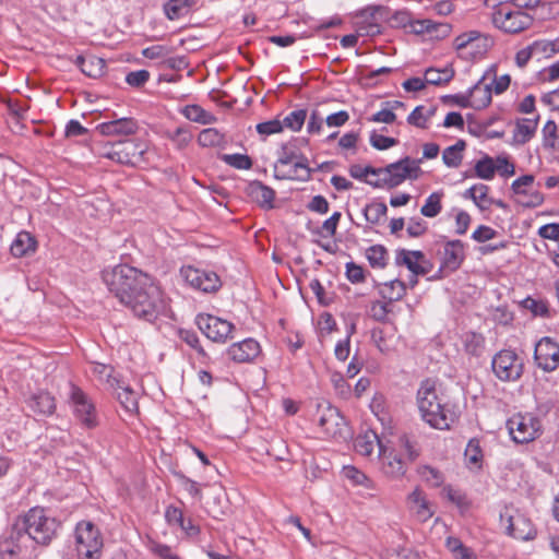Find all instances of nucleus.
Here are the masks:
<instances>
[{
  "label": "nucleus",
  "instance_id": "4d7b16f0",
  "mask_svg": "<svg viewBox=\"0 0 559 559\" xmlns=\"http://www.w3.org/2000/svg\"><path fill=\"white\" fill-rule=\"evenodd\" d=\"M349 175L357 179V180H361V181H365L367 183V180H368V176L369 175H372V176H381V170H379V168H376V167H372V166H366V167H362L358 164H355V165H352L349 167Z\"/></svg>",
  "mask_w": 559,
  "mask_h": 559
},
{
  "label": "nucleus",
  "instance_id": "9b49d317",
  "mask_svg": "<svg viewBox=\"0 0 559 559\" xmlns=\"http://www.w3.org/2000/svg\"><path fill=\"white\" fill-rule=\"evenodd\" d=\"M491 44V39L478 31L463 33L453 43L459 56L464 59H475L484 56Z\"/></svg>",
  "mask_w": 559,
  "mask_h": 559
},
{
  "label": "nucleus",
  "instance_id": "a878e982",
  "mask_svg": "<svg viewBox=\"0 0 559 559\" xmlns=\"http://www.w3.org/2000/svg\"><path fill=\"white\" fill-rule=\"evenodd\" d=\"M411 31L417 35L429 34L436 37H443L450 33V25L447 23H437L430 19H424L411 21Z\"/></svg>",
  "mask_w": 559,
  "mask_h": 559
},
{
  "label": "nucleus",
  "instance_id": "09e8293b",
  "mask_svg": "<svg viewBox=\"0 0 559 559\" xmlns=\"http://www.w3.org/2000/svg\"><path fill=\"white\" fill-rule=\"evenodd\" d=\"M400 448L403 450L409 462L416 461L420 455L418 442L407 435H403L399 439Z\"/></svg>",
  "mask_w": 559,
  "mask_h": 559
},
{
  "label": "nucleus",
  "instance_id": "0eeeda50",
  "mask_svg": "<svg viewBox=\"0 0 559 559\" xmlns=\"http://www.w3.org/2000/svg\"><path fill=\"white\" fill-rule=\"evenodd\" d=\"M492 22L504 33L518 34L533 24V17L525 11H518L503 4L493 8Z\"/></svg>",
  "mask_w": 559,
  "mask_h": 559
},
{
  "label": "nucleus",
  "instance_id": "72a5a7b5",
  "mask_svg": "<svg viewBox=\"0 0 559 559\" xmlns=\"http://www.w3.org/2000/svg\"><path fill=\"white\" fill-rule=\"evenodd\" d=\"M194 0H168L164 4L167 19L175 21L186 16L194 5Z\"/></svg>",
  "mask_w": 559,
  "mask_h": 559
},
{
  "label": "nucleus",
  "instance_id": "2eb2a0df",
  "mask_svg": "<svg viewBox=\"0 0 559 559\" xmlns=\"http://www.w3.org/2000/svg\"><path fill=\"white\" fill-rule=\"evenodd\" d=\"M534 359L544 371L556 370L559 366V344L548 336L540 338L535 345Z\"/></svg>",
  "mask_w": 559,
  "mask_h": 559
},
{
  "label": "nucleus",
  "instance_id": "b1692460",
  "mask_svg": "<svg viewBox=\"0 0 559 559\" xmlns=\"http://www.w3.org/2000/svg\"><path fill=\"white\" fill-rule=\"evenodd\" d=\"M484 81L485 76L468 90L471 107L477 110L489 106L492 99L491 84H484Z\"/></svg>",
  "mask_w": 559,
  "mask_h": 559
},
{
  "label": "nucleus",
  "instance_id": "680f3d73",
  "mask_svg": "<svg viewBox=\"0 0 559 559\" xmlns=\"http://www.w3.org/2000/svg\"><path fill=\"white\" fill-rule=\"evenodd\" d=\"M484 347V337L480 334L471 333L465 341V350L473 355L479 356Z\"/></svg>",
  "mask_w": 559,
  "mask_h": 559
},
{
  "label": "nucleus",
  "instance_id": "5701e85b",
  "mask_svg": "<svg viewBox=\"0 0 559 559\" xmlns=\"http://www.w3.org/2000/svg\"><path fill=\"white\" fill-rule=\"evenodd\" d=\"M507 533L508 535L521 540H531L536 536V531L531 521L522 515L509 518Z\"/></svg>",
  "mask_w": 559,
  "mask_h": 559
},
{
  "label": "nucleus",
  "instance_id": "c756f323",
  "mask_svg": "<svg viewBox=\"0 0 559 559\" xmlns=\"http://www.w3.org/2000/svg\"><path fill=\"white\" fill-rule=\"evenodd\" d=\"M28 552L15 538L7 532L0 537V559H19Z\"/></svg>",
  "mask_w": 559,
  "mask_h": 559
},
{
  "label": "nucleus",
  "instance_id": "37998d69",
  "mask_svg": "<svg viewBox=\"0 0 559 559\" xmlns=\"http://www.w3.org/2000/svg\"><path fill=\"white\" fill-rule=\"evenodd\" d=\"M366 221L372 225H378L381 218L385 217L388 206L383 202H373L367 204L362 210Z\"/></svg>",
  "mask_w": 559,
  "mask_h": 559
},
{
  "label": "nucleus",
  "instance_id": "bf43d9fd",
  "mask_svg": "<svg viewBox=\"0 0 559 559\" xmlns=\"http://www.w3.org/2000/svg\"><path fill=\"white\" fill-rule=\"evenodd\" d=\"M535 180V177L531 174L523 175L515 179L512 185L511 189L516 195H526L527 190H531V187L533 186Z\"/></svg>",
  "mask_w": 559,
  "mask_h": 559
},
{
  "label": "nucleus",
  "instance_id": "c85d7f7f",
  "mask_svg": "<svg viewBox=\"0 0 559 559\" xmlns=\"http://www.w3.org/2000/svg\"><path fill=\"white\" fill-rule=\"evenodd\" d=\"M424 258V252L420 250H407V249H397L395 251V264L397 266H405L407 270L415 274L419 275L423 273V270L419 269V259Z\"/></svg>",
  "mask_w": 559,
  "mask_h": 559
},
{
  "label": "nucleus",
  "instance_id": "1a4fd4ad",
  "mask_svg": "<svg viewBox=\"0 0 559 559\" xmlns=\"http://www.w3.org/2000/svg\"><path fill=\"white\" fill-rule=\"evenodd\" d=\"M70 401L73 413L80 425L86 429H94L98 426V414L96 407L87 394L78 385L71 384Z\"/></svg>",
  "mask_w": 559,
  "mask_h": 559
},
{
  "label": "nucleus",
  "instance_id": "9d476101",
  "mask_svg": "<svg viewBox=\"0 0 559 559\" xmlns=\"http://www.w3.org/2000/svg\"><path fill=\"white\" fill-rule=\"evenodd\" d=\"M491 369L501 381H516L523 373V362L515 352L502 349L492 357Z\"/></svg>",
  "mask_w": 559,
  "mask_h": 559
},
{
  "label": "nucleus",
  "instance_id": "ddd939ff",
  "mask_svg": "<svg viewBox=\"0 0 559 559\" xmlns=\"http://www.w3.org/2000/svg\"><path fill=\"white\" fill-rule=\"evenodd\" d=\"M199 330L211 341L216 343H226L231 338V332L235 325L224 319L209 313H200L195 318Z\"/></svg>",
  "mask_w": 559,
  "mask_h": 559
},
{
  "label": "nucleus",
  "instance_id": "a19ab883",
  "mask_svg": "<svg viewBox=\"0 0 559 559\" xmlns=\"http://www.w3.org/2000/svg\"><path fill=\"white\" fill-rule=\"evenodd\" d=\"M454 76V70L444 68L442 70L429 68L425 72V83L431 85H442L449 83Z\"/></svg>",
  "mask_w": 559,
  "mask_h": 559
},
{
  "label": "nucleus",
  "instance_id": "c9c22d12",
  "mask_svg": "<svg viewBox=\"0 0 559 559\" xmlns=\"http://www.w3.org/2000/svg\"><path fill=\"white\" fill-rule=\"evenodd\" d=\"M112 381L119 384V381L116 380L115 378L112 379ZM117 399L127 413L134 414L138 412V396L136 393L129 385H118Z\"/></svg>",
  "mask_w": 559,
  "mask_h": 559
},
{
  "label": "nucleus",
  "instance_id": "052dcab7",
  "mask_svg": "<svg viewBox=\"0 0 559 559\" xmlns=\"http://www.w3.org/2000/svg\"><path fill=\"white\" fill-rule=\"evenodd\" d=\"M150 78V72L147 70L142 69L129 72L126 75V82L132 87L140 88L145 85Z\"/></svg>",
  "mask_w": 559,
  "mask_h": 559
},
{
  "label": "nucleus",
  "instance_id": "f8f14e48",
  "mask_svg": "<svg viewBox=\"0 0 559 559\" xmlns=\"http://www.w3.org/2000/svg\"><path fill=\"white\" fill-rule=\"evenodd\" d=\"M318 425L329 438H345L347 425L340 411L329 402L318 404Z\"/></svg>",
  "mask_w": 559,
  "mask_h": 559
},
{
  "label": "nucleus",
  "instance_id": "3c124183",
  "mask_svg": "<svg viewBox=\"0 0 559 559\" xmlns=\"http://www.w3.org/2000/svg\"><path fill=\"white\" fill-rule=\"evenodd\" d=\"M464 455L469 466L473 465L479 467L483 460V451L480 449L479 441L476 439L469 440L466 445Z\"/></svg>",
  "mask_w": 559,
  "mask_h": 559
},
{
  "label": "nucleus",
  "instance_id": "6e6552de",
  "mask_svg": "<svg viewBox=\"0 0 559 559\" xmlns=\"http://www.w3.org/2000/svg\"><path fill=\"white\" fill-rule=\"evenodd\" d=\"M511 439L516 443H527L542 433L540 420L532 414H516L507 421Z\"/></svg>",
  "mask_w": 559,
  "mask_h": 559
},
{
  "label": "nucleus",
  "instance_id": "4468645a",
  "mask_svg": "<svg viewBox=\"0 0 559 559\" xmlns=\"http://www.w3.org/2000/svg\"><path fill=\"white\" fill-rule=\"evenodd\" d=\"M180 275L192 288L203 293H215L222 286L218 275L212 271L187 265L180 269Z\"/></svg>",
  "mask_w": 559,
  "mask_h": 559
},
{
  "label": "nucleus",
  "instance_id": "864d4df0",
  "mask_svg": "<svg viewBox=\"0 0 559 559\" xmlns=\"http://www.w3.org/2000/svg\"><path fill=\"white\" fill-rule=\"evenodd\" d=\"M390 305L391 304L385 300L372 301L369 310L370 317L378 322H386L388 316L391 312Z\"/></svg>",
  "mask_w": 559,
  "mask_h": 559
},
{
  "label": "nucleus",
  "instance_id": "79ce46f5",
  "mask_svg": "<svg viewBox=\"0 0 559 559\" xmlns=\"http://www.w3.org/2000/svg\"><path fill=\"white\" fill-rule=\"evenodd\" d=\"M369 264L374 269H383L388 261V250L382 245H373L366 251Z\"/></svg>",
  "mask_w": 559,
  "mask_h": 559
},
{
  "label": "nucleus",
  "instance_id": "69168bd1",
  "mask_svg": "<svg viewBox=\"0 0 559 559\" xmlns=\"http://www.w3.org/2000/svg\"><path fill=\"white\" fill-rule=\"evenodd\" d=\"M346 277L353 284L362 283L365 281V270L353 261L347 262Z\"/></svg>",
  "mask_w": 559,
  "mask_h": 559
},
{
  "label": "nucleus",
  "instance_id": "423d86ee",
  "mask_svg": "<svg viewBox=\"0 0 559 559\" xmlns=\"http://www.w3.org/2000/svg\"><path fill=\"white\" fill-rule=\"evenodd\" d=\"M147 151L145 142L140 140H120L105 146L104 157L123 165L135 166L144 160Z\"/></svg>",
  "mask_w": 559,
  "mask_h": 559
},
{
  "label": "nucleus",
  "instance_id": "473e14b6",
  "mask_svg": "<svg viewBox=\"0 0 559 559\" xmlns=\"http://www.w3.org/2000/svg\"><path fill=\"white\" fill-rule=\"evenodd\" d=\"M36 247V239L28 231H21L13 240L10 250L14 257L21 258L35 252Z\"/></svg>",
  "mask_w": 559,
  "mask_h": 559
},
{
  "label": "nucleus",
  "instance_id": "4c0bfd02",
  "mask_svg": "<svg viewBox=\"0 0 559 559\" xmlns=\"http://www.w3.org/2000/svg\"><path fill=\"white\" fill-rule=\"evenodd\" d=\"M466 147L464 140H459L455 144L447 147L442 153V160L450 168H457L463 160V151Z\"/></svg>",
  "mask_w": 559,
  "mask_h": 559
},
{
  "label": "nucleus",
  "instance_id": "a211bd4d",
  "mask_svg": "<svg viewBox=\"0 0 559 559\" xmlns=\"http://www.w3.org/2000/svg\"><path fill=\"white\" fill-rule=\"evenodd\" d=\"M261 353L260 344L253 338H246L227 348L228 357L237 364L253 361Z\"/></svg>",
  "mask_w": 559,
  "mask_h": 559
},
{
  "label": "nucleus",
  "instance_id": "774afa93",
  "mask_svg": "<svg viewBox=\"0 0 559 559\" xmlns=\"http://www.w3.org/2000/svg\"><path fill=\"white\" fill-rule=\"evenodd\" d=\"M537 234L543 239L559 242V223L545 224L538 228Z\"/></svg>",
  "mask_w": 559,
  "mask_h": 559
},
{
  "label": "nucleus",
  "instance_id": "412c9836",
  "mask_svg": "<svg viewBox=\"0 0 559 559\" xmlns=\"http://www.w3.org/2000/svg\"><path fill=\"white\" fill-rule=\"evenodd\" d=\"M247 194L260 207L271 210L274 207L275 191L259 180L251 181L247 187Z\"/></svg>",
  "mask_w": 559,
  "mask_h": 559
},
{
  "label": "nucleus",
  "instance_id": "7c9ffc66",
  "mask_svg": "<svg viewBox=\"0 0 559 559\" xmlns=\"http://www.w3.org/2000/svg\"><path fill=\"white\" fill-rule=\"evenodd\" d=\"M538 126V117L535 119H522L516 122L513 131L512 143L515 145H524L536 132Z\"/></svg>",
  "mask_w": 559,
  "mask_h": 559
},
{
  "label": "nucleus",
  "instance_id": "cd10ccee",
  "mask_svg": "<svg viewBox=\"0 0 559 559\" xmlns=\"http://www.w3.org/2000/svg\"><path fill=\"white\" fill-rule=\"evenodd\" d=\"M407 292L405 282L394 278L378 285V293L383 300L392 304L401 300Z\"/></svg>",
  "mask_w": 559,
  "mask_h": 559
},
{
  "label": "nucleus",
  "instance_id": "f257e3e1",
  "mask_svg": "<svg viewBox=\"0 0 559 559\" xmlns=\"http://www.w3.org/2000/svg\"><path fill=\"white\" fill-rule=\"evenodd\" d=\"M102 278L109 293L135 317L153 322L163 311L162 289L147 273L129 264H118L104 270Z\"/></svg>",
  "mask_w": 559,
  "mask_h": 559
},
{
  "label": "nucleus",
  "instance_id": "58836bf2",
  "mask_svg": "<svg viewBox=\"0 0 559 559\" xmlns=\"http://www.w3.org/2000/svg\"><path fill=\"white\" fill-rule=\"evenodd\" d=\"M181 114L190 121L201 124L213 123L216 118L199 105H187L182 108Z\"/></svg>",
  "mask_w": 559,
  "mask_h": 559
},
{
  "label": "nucleus",
  "instance_id": "bb28decb",
  "mask_svg": "<svg viewBox=\"0 0 559 559\" xmlns=\"http://www.w3.org/2000/svg\"><path fill=\"white\" fill-rule=\"evenodd\" d=\"M407 501L412 511H414L417 518L421 522L429 520L433 512L431 511L430 504L426 499L424 491L416 487L407 497Z\"/></svg>",
  "mask_w": 559,
  "mask_h": 559
},
{
  "label": "nucleus",
  "instance_id": "8fccbe9b",
  "mask_svg": "<svg viewBox=\"0 0 559 559\" xmlns=\"http://www.w3.org/2000/svg\"><path fill=\"white\" fill-rule=\"evenodd\" d=\"M179 338L189 345L191 348L195 349L197 353L202 357L206 358L207 354L204 348L200 344V340L198 334L193 330L180 329L178 332Z\"/></svg>",
  "mask_w": 559,
  "mask_h": 559
},
{
  "label": "nucleus",
  "instance_id": "c03bdc74",
  "mask_svg": "<svg viewBox=\"0 0 559 559\" xmlns=\"http://www.w3.org/2000/svg\"><path fill=\"white\" fill-rule=\"evenodd\" d=\"M475 176L484 179L491 180L496 173V162L492 157L485 155L475 164Z\"/></svg>",
  "mask_w": 559,
  "mask_h": 559
},
{
  "label": "nucleus",
  "instance_id": "f03ea898",
  "mask_svg": "<svg viewBox=\"0 0 559 559\" xmlns=\"http://www.w3.org/2000/svg\"><path fill=\"white\" fill-rule=\"evenodd\" d=\"M60 523L43 508L29 509L17 516L8 531L24 548L29 550L33 544L47 546L56 537Z\"/></svg>",
  "mask_w": 559,
  "mask_h": 559
},
{
  "label": "nucleus",
  "instance_id": "39448f33",
  "mask_svg": "<svg viewBox=\"0 0 559 559\" xmlns=\"http://www.w3.org/2000/svg\"><path fill=\"white\" fill-rule=\"evenodd\" d=\"M103 537L92 522H80L75 528V551L79 559H99Z\"/></svg>",
  "mask_w": 559,
  "mask_h": 559
},
{
  "label": "nucleus",
  "instance_id": "aec40b11",
  "mask_svg": "<svg viewBox=\"0 0 559 559\" xmlns=\"http://www.w3.org/2000/svg\"><path fill=\"white\" fill-rule=\"evenodd\" d=\"M464 243L459 239L448 240L444 243L442 265L439 270V273L442 272L443 267L452 272L456 271L464 261Z\"/></svg>",
  "mask_w": 559,
  "mask_h": 559
},
{
  "label": "nucleus",
  "instance_id": "6e6d98bb",
  "mask_svg": "<svg viewBox=\"0 0 559 559\" xmlns=\"http://www.w3.org/2000/svg\"><path fill=\"white\" fill-rule=\"evenodd\" d=\"M523 307L530 310L535 317H549V309L545 301L527 297L522 302Z\"/></svg>",
  "mask_w": 559,
  "mask_h": 559
},
{
  "label": "nucleus",
  "instance_id": "603ef678",
  "mask_svg": "<svg viewBox=\"0 0 559 559\" xmlns=\"http://www.w3.org/2000/svg\"><path fill=\"white\" fill-rule=\"evenodd\" d=\"M222 160L236 169L248 170L252 167L251 158L245 154H225L222 156Z\"/></svg>",
  "mask_w": 559,
  "mask_h": 559
},
{
  "label": "nucleus",
  "instance_id": "20e7f679",
  "mask_svg": "<svg viewBox=\"0 0 559 559\" xmlns=\"http://www.w3.org/2000/svg\"><path fill=\"white\" fill-rule=\"evenodd\" d=\"M419 163L420 160L405 156L385 167H379L381 176L376 181L367 180V183L377 189H393L406 179H417L421 173Z\"/></svg>",
  "mask_w": 559,
  "mask_h": 559
},
{
  "label": "nucleus",
  "instance_id": "f3484780",
  "mask_svg": "<svg viewBox=\"0 0 559 559\" xmlns=\"http://www.w3.org/2000/svg\"><path fill=\"white\" fill-rule=\"evenodd\" d=\"M96 130L104 136H129L138 132L139 123L133 118L124 117L99 123Z\"/></svg>",
  "mask_w": 559,
  "mask_h": 559
},
{
  "label": "nucleus",
  "instance_id": "e2e57ef3",
  "mask_svg": "<svg viewBox=\"0 0 559 559\" xmlns=\"http://www.w3.org/2000/svg\"><path fill=\"white\" fill-rule=\"evenodd\" d=\"M255 130L261 135H271L283 131V123L280 119H272L260 122L255 126Z\"/></svg>",
  "mask_w": 559,
  "mask_h": 559
},
{
  "label": "nucleus",
  "instance_id": "338daca9",
  "mask_svg": "<svg viewBox=\"0 0 559 559\" xmlns=\"http://www.w3.org/2000/svg\"><path fill=\"white\" fill-rule=\"evenodd\" d=\"M406 231L412 238L420 237L427 231V223L419 217H412Z\"/></svg>",
  "mask_w": 559,
  "mask_h": 559
},
{
  "label": "nucleus",
  "instance_id": "13d9d810",
  "mask_svg": "<svg viewBox=\"0 0 559 559\" xmlns=\"http://www.w3.org/2000/svg\"><path fill=\"white\" fill-rule=\"evenodd\" d=\"M369 141L371 146L379 151L388 150L399 143L396 139L379 134L374 130L370 133Z\"/></svg>",
  "mask_w": 559,
  "mask_h": 559
},
{
  "label": "nucleus",
  "instance_id": "de8ad7c7",
  "mask_svg": "<svg viewBox=\"0 0 559 559\" xmlns=\"http://www.w3.org/2000/svg\"><path fill=\"white\" fill-rule=\"evenodd\" d=\"M306 118V109L294 110L289 112L283 120H281L283 123V129L287 128L290 129L292 131H299L305 124Z\"/></svg>",
  "mask_w": 559,
  "mask_h": 559
},
{
  "label": "nucleus",
  "instance_id": "4be33fe9",
  "mask_svg": "<svg viewBox=\"0 0 559 559\" xmlns=\"http://www.w3.org/2000/svg\"><path fill=\"white\" fill-rule=\"evenodd\" d=\"M379 455L382 462V471L388 477L400 479L405 475L407 471L406 464L397 454L393 451L386 453V451L383 450L379 452Z\"/></svg>",
  "mask_w": 559,
  "mask_h": 559
},
{
  "label": "nucleus",
  "instance_id": "e433bc0d",
  "mask_svg": "<svg viewBox=\"0 0 559 559\" xmlns=\"http://www.w3.org/2000/svg\"><path fill=\"white\" fill-rule=\"evenodd\" d=\"M417 474L427 486L432 488L442 486L445 480L441 471L428 464L419 465L417 467Z\"/></svg>",
  "mask_w": 559,
  "mask_h": 559
},
{
  "label": "nucleus",
  "instance_id": "dca6fc26",
  "mask_svg": "<svg viewBox=\"0 0 559 559\" xmlns=\"http://www.w3.org/2000/svg\"><path fill=\"white\" fill-rule=\"evenodd\" d=\"M314 169L309 167L307 156H300L299 160L290 164V167L274 166V177L278 180L309 181Z\"/></svg>",
  "mask_w": 559,
  "mask_h": 559
},
{
  "label": "nucleus",
  "instance_id": "5fc2aeb1",
  "mask_svg": "<svg viewBox=\"0 0 559 559\" xmlns=\"http://www.w3.org/2000/svg\"><path fill=\"white\" fill-rule=\"evenodd\" d=\"M343 476L350 480L353 485H361L365 487H369V478L355 466H344L343 467Z\"/></svg>",
  "mask_w": 559,
  "mask_h": 559
},
{
  "label": "nucleus",
  "instance_id": "7ed1b4c3",
  "mask_svg": "<svg viewBox=\"0 0 559 559\" xmlns=\"http://www.w3.org/2000/svg\"><path fill=\"white\" fill-rule=\"evenodd\" d=\"M417 405L423 419L436 429H449L457 416L455 406L438 394L432 379L421 381L417 390Z\"/></svg>",
  "mask_w": 559,
  "mask_h": 559
},
{
  "label": "nucleus",
  "instance_id": "393cba45",
  "mask_svg": "<svg viewBox=\"0 0 559 559\" xmlns=\"http://www.w3.org/2000/svg\"><path fill=\"white\" fill-rule=\"evenodd\" d=\"M28 407L36 414L49 416L56 411L55 397L47 391L34 393L27 401Z\"/></svg>",
  "mask_w": 559,
  "mask_h": 559
},
{
  "label": "nucleus",
  "instance_id": "6ab92c4d",
  "mask_svg": "<svg viewBox=\"0 0 559 559\" xmlns=\"http://www.w3.org/2000/svg\"><path fill=\"white\" fill-rule=\"evenodd\" d=\"M382 9L380 7H368L357 13V32L361 36H374L380 34L381 27L374 21V16L382 15Z\"/></svg>",
  "mask_w": 559,
  "mask_h": 559
},
{
  "label": "nucleus",
  "instance_id": "a18cd8bd",
  "mask_svg": "<svg viewBox=\"0 0 559 559\" xmlns=\"http://www.w3.org/2000/svg\"><path fill=\"white\" fill-rule=\"evenodd\" d=\"M198 142L204 147L221 146L225 142V136L217 129L209 128L200 132Z\"/></svg>",
  "mask_w": 559,
  "mask_h": 559
},
{
  "label": "nucleus",
  "instance_id": "49530a36",
  "mask_svg": "<svg viewBox=\"0 0 559 559\" xmlns=\"http://www.w3.org/2000/svg\"><path fill=\"white\" fill-rule=\"evenodd\" d=\"M441 198H442V193H440V192L431 193L426 199L425 204L421 206L420 213L425 217H429V218H432V217H436L437 215H439L442 210Z\"/></svg>",
  "mask_w": 559,
  "mask_h": 559
},
{
  "label": "nucleus",
  "instance_id": "0e129e2a",
  "mask_svg": "<svg viewBox=\"0 0 559 559\" xmlns=\"http://www.w3.org/2000/svg\"><path fill=\"white\" fill-rule=\"evenodd\" d=\"M544 202V195L538 190H527L526 195H519L518 203L524 207H537Z\"/></svg>",
  "mask_w": 559,
  "mask_h": 559
},
{
  "label": "nucleus",
  "instance_id": "ea45409f",
  "mask_svg": "<svg viewBox=\"0 0 559 559\" xmlns=\"http://www.w3.org/2000/svg\"><path fill=\"white\" fill-rule=\"evenodd\" d=\"M300 156H305V155L299 152V148L297 147L295 142L284 143V144H282V146L278 151V158L275 162L274 166H277V167L289 166L292 163L299 160Z\"/></svg>",
  "mask_w": 559,
  "mask_h": 559
},
{
  "label": "nucleus",
  "instance_id": "2f4dec72",
  "mask_svg": "<svg viewBox=\"0 0 559 559\" xmlns=\"http://www.w3.org/2000/svg\"><path fill=\"white\" fill-rule=\"evenodd\" d=\"M74 63L88 78H98L104 73L105 62L100 58L94 56L86 58L80 55L75 58Z\"/></svg>",
  "mask_w": 559,
  "mask_h": 559
},
{
  "label": "nucleus",
  "instance_id": "f704fd0d",
  "mask_svg": "<svg viewBox=\"0 0 559 559\" xmlns=\"http://www.w3.org/2000/svg\"><path fill=\"white\" fill-rule=\"evenodd\" d=\"M376 445L379 447L380 452L383 451L381 442L374 432L360 435L354 441L355 451L364 456H369Z\"/></svg>",
  "mask_w": 559,
  "mask_h": 559
}]
</instances>
